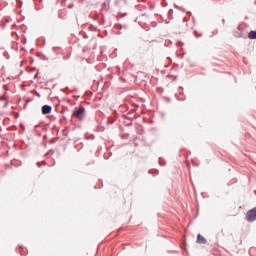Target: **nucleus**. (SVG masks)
<instances>
[{"label":"nucleus","instance_id":"29","mask_svg":"<svg viewBox=\"0 0 256 256\" xmlns=\"http://www.w3.org/2000/svg\"><path fill=\"white\" fill-rule=\"evenodd\" d=\"M180 95H183V92H182V93H180Z\"/></svg>","mask_w":256,"mask_h":256},{"label":"nucleus","instance_id":"16","mask_svg":"<svg viewBox=\"0 0 256 256\" xmlns=\"http://www.w3.org/2000/svg\"><path fill=\"white\" fill-rule=\"evenodd\" d=\"M73 7H75V5L73 3L68 5V9H73Z\"/></svg>","mask_w":256,"mask_h":256},{"label":"nucleus","instance_id":"2","mask_svg":"<svg viewBox=\"0 0 256 256\" xmlns=\"http://www.w3.org/2000/svg\"><path fill=\"white\" fill-rule=\"evenodd\" d=\"M53 111V107L51 105H43L42 106V115H49Z\"/></svg>","mask_w":256,"mask_h":256},{"label":"nucleus","instance_id":"4","mask_svg":"<svg viewBox=\"0 0 256 256\" xmlns=\"http://www.w3.org/2000/svg\"><path fill=\"white\" fill-rule=\"evenodd\" d=\"M197 243H199L200 245H206L207 239L205 237H203V235L198 234L197 235Z\"/></svg>","mask_w":256,"mask_h":256},{"label":"nucleus","instance_id":"19","mask_svg":"<svg viewBox=\"0 0 256 256\" xmlns=\"http://www.w3.org/2000/svg\"><path fill=\"white\" fill-rule=\"evenodd\" d=\"M36 96L41 97V94H39V92H36Z\"/></svg>","mask_w":256,"mask_h":256},{"label":"nucleus","instance_id":"18","mask_svg":"<svg viewBox=\"0 0 256 256\" xmlns=\"http://www.w3.org/2000/svg\"><path fill=\"white\" fill-rule=\"evenodd\" d=\"M37 167H41V162L36 163Z\"/></svg>","mask_w":256,"mask_h":256},{"label":"nucleus","instance_id":"12","mask_svg":"<svg viewBox=\"0 0 256 256\" xmlns=\"http://www.w3.org/2000/svg\"><path fill=\"white\" fill-rule=\"evenodd\" d=\"M39 129H41V125H36L34 127V131H36V133H39Z\"/></svg>","mask_w":256,"mask_h":256},{"label":"nucleus","instance_id":"9","mask_svg":"<svg viewBox=\"0 0 256 256\" xmlns=\"http://www.w3.org/2000/svg\"><path fill=\"white\" fill-rule=\"evenodd\" d=\"M177 101H185V96L179 97V94H175Z\"/></svg>","mask_w":256,"mask_h":256},{"label":"nucleus","instance_id":"25","mask_svg":"<svg viewBox=\"0 0 256 256\" xmlns=\"http://www.w3.org/2000/svg\"><path fill=\"white\" fill-rule=\"evenodd\" d=\"M117 35H121V31L117 32Z\"/></svg>","mask_w":256,"mask_h":256},{"label":"nucleus","instance_id":"30","mask_svg":"<svg viewBox=\"0 0 256 256\" xmlns=\"http://www.w3.org/2000/svg\"><path fill=\"white\" fill-rule=\"evenodd\" d=\"M38 74L35 75V77H37Z\"/></svg>","mask_w":256,"mask_h":256},{"label":"nucleus","instance_id":"15","mask_svg":"<svg viewBox=\"0 0 256 256\" xmlns=\"http://www.w3.org/2000/svg\"><path fill=\"white\" fill-rule=\"evenodd\" d=\"M194 34L196 35V37H201L202 34H199V32H197V30L194 31Z\"/></svg>","mask_w":256,"mask_h":256},{"label":"nucleus","instance_id":"27","mask_svg":"<svg viewBox=\"0 0 256 256\" xmlns=\"http://www.w3.org/2000/svg\"><path fill=\"white\" fill-rule=\"evenodd\" d=\"M125 15H127V13H124V14H123V17H125Z\"/></svg>","mask_w":256,"mask_h":256},{"label":"nucleus","instance_id":"22","mask_svg":"<svg viewBox=\"0 0 256 256\" xmlns=\"http://www.w3.org/2000/svg\"><path fill=\"white\" fill-rule=\"evenodd\" d=\"M187 15H192L191 11H188V12H187Z\"/></svg>","mask_w":256,"mask_h":256},{"label":"nucleus","instance_id":"3","mask_svg":"<svg viewBox=\"0 0 256 256\" xmlns=\"http://www.w3.org/2000/svg\"><path fill=\"white\" fill-rule=\"evenodd\" d=\"M83 115H85V107H81L80 109L74 111V117H76V119H81Z\"/></svg>","mask_w":256,"mask_h":256},{"label":"nucleus","instance_id":"21","mask_svg":"<svg viewBox=\"0 0 256 256\" xmlns=\"http://www.w3.org/2000/svg\"><path fill=\"white\" fill-rule=\"evenodd\" d=\"M180 11H185V9H183L182 7H179Z\"/></svg>","mask_w":256,"mask_h":256},{"label":"nucleus","instance_id":"28","mask_svg":"<svg viewBox=\"0 0 256 256\" xmlns=\"http://www.w3.org/2000/svg\"><path fill=\"white\" fill-rule=\"evenodd\" d=\"M179 89H183V87H179Z\"/></svg>","mask_w":256,"mask_h":256},{"label":"nucleus","instance_id":"20","mask_svg":"<svg viewBox=\"0 0 256 256\" xmlns=\"http://www.w3.org/2000/svg\"><path fill=\"white\" fill-rule=\"evenodd\" d=\"M18 3H20V5H23V1L21 0H18Z\"/></svg>","mask_w":256,"mask_h":256},{"label":"nucleus","instance_id":"14","mask_svg":"<svg viewBox=\"0 0 256 256\" xmlns=\"http://www.w3.org/2000/svg\"><path fill=\"white\" fill-rule=\"evenodd\" d=\"M122 29H125V31H127V29H129V26H127V24L122 25Z\"/></svg>","mask_w":256,"mask_h":256},{"label":"nucleus","instance_id":"1","mask_svg":"<svg viewBox=\"0 0 256 256\" xmlns=\"http://www.w3.org/2000/svg\"><path fill=\"white\" fill-rule=\"evenodd\" d=\"M234 37H236V39H247V36L243 35V30H241V26H238L237 29L234 30Z\"/></svg>","mask_w":256,"mask_h":256},{"label":"nucleus","instance_id":"17","mask_svg":"<svg viewBox=\"0 0 256 256\" xmlns=\"http://www.w3.org/2000/svg\"><path fill=\"white\" fill-rule=\"evenodd\" d=\"M23 131H25V126L23 124L20 125Z\"/></svg>","mask_w":256,"mask_h":256},{"label":"nucleus","instance_id":"10","mask_svg":"<svg viewBox=\"0 0 256 256\" xmlns=\"http://www.w3.org/2000/svg\"><path fill=\"white\" fill-rule=\"evenodd\" d=\"M159 165H160L161 167H165L166 163H165V161L163 160V158H159Z\"/></svg>","mask_w":256,"mask_h":256},{"label":"nucleus","instance_id":"23","mask_svg":"<svg viewBox=\"0 0 256 256\" xmlns=\"http://www.w3.org/2000/svg\"><path fill=\"white\" fill-rule=\"evenodd\" d=\"M3 89H7V85H3Z\"/></svg>","mask_w":256,"mask_h":256},{"label":"nucleus","instance_id":"8","mask_svg":"<svg viewBox=\"0 0 256 256\" xmlns=\"http://www.w3.org/2000/svg\"><path fill=\"white\" fill-rule=\"evenodd\" d=\"M148 173L150 174V175H159V170H157V169H154V170H149L148 171Z\"/></svg>","mask_w":256,"mask_h":256},{"label":"nucleus","instance_id":"5","mask_svg":"<svg viewBox=\"0 0 256 256\" xmlns=\"http://www.w3.org/2000/svg\"><path fill=\"white\" fill-rule=\"evenodd\" d=\"M248 39H252V40L256 39V30H252L248 33Z\"/></svg>","mask_w":256,"mask_h":256},{"label":"nucleus","instance_id":"11","mask_svg":"<svg viewBox=\"0 0 256 256\" xmlns=\"http://www.w3.org/2000/svg\"><path fill=\"white\" fill-rule=\"evenodd\" d=\"M115 28L118 29V31H121V29H123V24H116Z\"/></svg>","mask_w":256,"mask_h":256},{"label":"nucleus","instance_id":"13","mask_svg":"<svg viewBox=\"0 0 256 256\" xmlns=\"http://www.w3.org/2000/svg\"><path fill=\"white\" fill-rule=\"evenodd\" d=\"M25 251H27V249L21 248L20 255L25 256V254H23V253H25Z\"/></svg>","mask_w":256,"mask_h":256},{"label":"nucleus","instance_id":"6","mask_svg":"<svg viewBox=\"0 0 256 256\" xmlns=\"http://www.w3.org/2000/svg\"><path fill=\"white\" fill-rule=\"evenodd\" d=\"M37 57H39V59H41L42 61H49V58H47V56H45V54H43V52H39L37 54Z\"/></svg>","mask_w":256,"mask_h":256},{"label":"nucleus","instance_id":"26","mask_svg":"<svg viewBox=\"0 0 256 256\" xmlns=\"http://www.w3.org/2000/svg\"><path fill=\"white\" fill-rule=\"evenodd\" d=\"M42 165H45V161H42Z\"/></svg>","mask_w":256,"mask_h":256},{"label":"nucleus","instance_id":"24","mask_svg":"<svg viewBox=\"0 0 256 256\" xmlns=\"http://www.w3.org/2000/svg\"><path fill=\"white\" fill-rule=\"evenodd\" d=\"M131 125H133V123H130V124H128L127 126H128V127H131Z\"/></svg>","mask_w":256,"mask_h":256},{"label":"nucleus","instance_id":"7","mask_svg":"<svg viewBox=\"0 0 256 256\" xmlns=\"http://www.w3.org/2000/svg\"><path fill=\"white\" fill-rule=\"evenodd\" d=\"M57 49H61V47L59 46L52 47V53H54V56L52 57H57V55H59V52L57 51Z\"/></svg>","mask_w":256,"mask_h":256}]
</instances>
